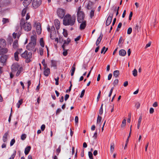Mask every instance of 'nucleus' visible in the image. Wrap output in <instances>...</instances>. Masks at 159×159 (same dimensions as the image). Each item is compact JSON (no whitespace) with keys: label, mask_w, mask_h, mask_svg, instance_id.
Here are the masks:
<instances>
[{"label":"nucleus","mask_w":159,"mask_h":159,"mask_svg":"<svg viewBox=\"0 0 159 159\" xmlns=\"http://www.w3.org/2000/svg\"><path fill=\"white\" fill-rule=\"evenodd\" d=\"M45 128V125L44 124L42 125L41 127V130L43 131Z\"/></svg>","instance_id":"nucleus-56"},{"label":"nucleus","mask_w":159,"mask_h":159,"mask_svg":"<svg viewBox=\"0 0 159 159\" xmlns=\"http://www.w3.org/2000/svg\"><path fill=\"white\" fill-rule=\"evenodd\" d=\"M15 142V140L14 139H12L10 142V145L11 146H12Z\"/></svg>","instance_id":"nucleus-47"},{"label":"nucleus","mask_w":159,"mask_h":159,"mask_svg":"<svg viewBox=\"0 0 159 159\" xmlns=\"http://www.w3.org/2000/svg\"><path fill=\"white\" fill-rule=\"evenodd\" d=\"M30 37L37 38L36 33L35 30L32 31L31 33L30 34Z\"/></svg>","instance_id":"nucleus-24"},{"label":"nucleus","mask_w":159,"mask_h":159,"mask_svg":"<svg viewBox=\"0 0 159 159\" xmlns=\"http://www.w3.org/2000/svg\"><path fill=\"white\" fill-rule=\"evenodd\" d=\"M133 75L134 76H136L137 75V71L135 69H134L132 71Z\"/></svg>","instance_id":"nucleus-34"},{"label":"nucleus","mask_w":159,"mask_h":159,"mask_svg":"<svg viewBox=\"0 0 159 159\" xmlns=\"http://www.w3.org/2000/svg\"><path fill=\"white\" fill-rule=\"evenodd\" d=\"M29 0H24L23 2V4L25 7H27L30 4Z\"/></svg>","instance_id":"nucleus-22"},{"label":"nucleus","mask_w":159,"mask_h":159,"mask_svg":"<svg viewBox=\"0 0 159 159\" xmlns=\"http://www.w3.org/2000/svg\"><path fill=\"white\" fill-rule=\"evenodd\" d=\"M94 15V10H92L90 13V18H92Z\"/></svg>","instance_id":"nucleus-43"},{"label":"nucleus","mask_w":159,"mask_h":159,"mask_svg":"<svg viewBox=\"0 0 159 159\" xmlns=\"http://www.w3.org/2000/svg\"><path fill=\"white\" fill-rule=\"evenodd\" d=\"M81 24L80 25V30H82L84 29L86 26V21L85 20H83V22H82Z\"/></svg>","instance_id":"nucleus-14"},{"label":"nucleus","mask_w":159,"mask_h":159,"mask_svg":"<svg viewBox=\"0 0 159 159\" xmlns=\"http://www.w3.org/2000/svg\"><path fill=\"white\" fill-rule=\"evenodd\" d=\"M126 120L125 119H124L122 121V124H121V127H124L126 125Z\"/></svg>","instance_id":"nucleus-44"},{"label":"nucleus","mask_w":159,"mask_h":159,"mask_svg":"<svg viewBox=\"0 0 159 159\" xmlns=\"http://www.w3.org/2000/svg\"><path fill=\"white\" fill-rule=\"evenodd\" d=\"M37 38L30 37V48L34 49L36 44Z\"/></svg>","instance_id":"nucleus-8"},{"label":"nucleus","mask_w":159,"mask_h":159,"mask_svg":"<svg viewBox=\"0 0 159 159\" xmlns=\"http://www.w3.org/2000/svg\"><path fill=\"white\" fill-rule=\"evenodd\" d=\"M40 46L42 47H44V43L43 38H41L40 39Z\"/></svg>","instance_id":"nucleus-28"},{"label":"nucleus","mask_w":159,"mask_h":159,"mask_svg":"<svg viewBox=\"0 0 159 159\" xmlns=\"http://www.w3.org/2000/svg\"><path fill=\"white\" fill-rule=\"evenodd\" d=\"M75 70V63H74L72 66L71 67V69L70 70L71 73V75L72 76L73 75Z\"/></svg>","instance_id":"nucleus-19"},{"label":"nucleus","mask_w":159,"mask_h":159,"mask_svg":"<svg viewBox=\"0 0 159 159\" xmlns=\"http://www.w3.org/2000/svg\"><path fill=\"white\" fill-rule=\"evenodd\" d=\"M22 70V67H20L17 63L13 64L11 66V71L12 72H15L17 71L16 74V76H18L19 75Z\"/></svg>","instance_id":"nucleus-2"},{"label":"nucleus","mask_w":159,"mask_h":159,"mask_svg":"<svg viewBox=\"0 0 159 159\" xmlns=\"http://www.w3.org/2000/svg\"><path fill=\"white\" fill-rule=\"evenodd\" d=\"M140 28L141 26L139 24L137 23L136 25H134V29L137 32H139V30L140 29Z\"/></svg>","instance_id":"nucleus-20"},{"label":"nucleus","mask_w":159,"mask_h":159,"mask_svg":"<svg viewBox=\"0 0 159 159\" xmlns=\"http://www.w3.org/2000/svg\"><path fill=\"white\" fill-rule=\"evenodd\" d=\"M61 145H59L58 148L56 150V153L57 155H58L61 151Z\"/></svg>","instance_id":"nucleus-26"},{"label":"nucleus","mask_w":159,"mask_h":159,"mask_svg":"<svg viewBox=\"0 0 159 159\" xmlns=\"http://www.w3.org/2000/svg\"><path fill=\"white\" fill-rule=\"evenodd\" d=\"M132 29L131 27L129 28L127 31V33L128 34H131L132 32Z\"/></svg>","instance_id":"nucleus-39"},{"label":"nucleus","mask_w":159,"mask_h":159,"mask_svg":"<svg viewBox=\"0 0 159 159\" xmlns=\"http://www.w3.org/2000/svg\"><path fill=\"white\" fill-rule=\"evenodd\" d=\"M157 106V102H155L152 105V106L154 107H156Z\"/></svg>","instance_id":"nucleus-64"},{"label":"nucleus","mask_w":159,"mask_h":159,"mask_svg":"<svg viewBox=\"0 0 159 159\" xmlns=\"http://www.w3.org/2000/svg\"><path fill=\"white\" fill-rule=\"evenodd\" d=\"M24 29L25 31H27L30 30V24L29 23L26 22L24 24Z\"/></svg>","instance_id":"nucleus-15"},{"label":"nucleus","mask_w":159,"mask_h":159,"mask_svg":"<svg viewBox=\"0 0 159 159\" xmlns=\"http://www.w3.org/2000/svg\"><path fill=\"white\" fill-rule=\"evenodd\" d=\"M26 137V135L25 134H22V135L21 136V139L22 140H24Z\"/></svg>","instance_id":"nucleus-49"},{"label":"nucleus","mask_w":159,"mask_h":159,"mask_svg":"<svg viewBox=\"0 0 159 159\" xmlns=\"http://www.w3.org/2000/svg\"><path fill=\"white\" fill-rule=\"evenodd\" d=\"M113 16V14H110L109 15L106 22V25L108 26L110 25Z\"/></svg>","instance_id":"nucleus-9"},{"label":"nucleus","mask_w":159,"mask_h":159,"mask_svg":"<svg viewBox=\"0 0 159 159\" xmlns=\"http://www.w3.org/2000/svg\"><path fill=\"white\" fill-rule=\"evenodd\" d=\"M65 13V11L63 9L59 8L57 9V14L61 19H62L64 18Z\"/></svg>","instance_id":"nucleus-5"},{"label":"nucleus","mask_w":159,"mask_h":159,"mask_svg":"<svg viewBox=\"0 0 159 159\" xmlns=\"http://www.w3.org/2000/svg\"><path fill=\"white\" fill-rule=\"evenodd\" d=\"M8 52V50L7 48H0V55L6 53Z\"/></svg>","instance_id":"nucleus-17"},{"label":"nucleus","mask_w":159,"mask_h":159,"mask_svg":"<svg viewBox=\"0 0 159 159\" xmlns=\"http://www.w3.org/2000/svg\"><path fill=\"white\" fill-rule=\"evenodd\" d=\"M61 111V109L59 108H58L56 111V114H59Z\"/></svg>","instance_id":"nucleus-58"},{"label":"nucleus","mask_w":159,"mask_h":159,"mask_svg":"<svg viewBox=\"0 0 159 159\" xmlns=\"http://www.w3.org/2000/svg\"><path fill=\"white\" fill-rule=\"evenodd\" d=\"M18 54L17 52H15L14 53V57L16 61H18L19 60V58L18 57Z\"/></svg>","instance_id":"nucleus-30"},{"label":"nucleus","mask_w":159,"mask_h":159,"mask_svg":"<svg viewBox=\"0 0 159 159\" xmlns=\"http://www.w3.org/2000/svg\"><path fill=\"white\" fill-rule=\"evenodd\" d=\"M54 23L55 27L57 30H59L60 28V23L59 21L57 19L54 20Z\"/></svg>","instance_id":"nucleus-12"},{"label":"nucleus","mask_w":159,"mask_h":159,"mask_svg":"<svg viewBox=\"0 0 159 159\" xmlns=\"http://www.w3.org/2000/svg\"><path fill=\"white\" fill-rule=\"evenodd\" d=\"M18 46V41L17 40H15L13 43V47L14 48H16Z\"/></svg>","instance_id":"nucleus-33"},{"label":"nucleus","mask_w":159,"mask_h":159,"mask_svg":"<svg viewBox=\"0 0 159 159\" xmlns=\"http://www.w3.org/2000/svg\"><path fill=\"white\" fill-rule=\"evenodd\" d=\"M26 11V8H24L22 12V16H25Z\"/></svg>","instance_id":"nucleus-41"},{"label":"nucleus","mask_w":159,"mask_h":159,"mask_svg":"<svg viewBox=\"0 0 159 159\" xmlns=\"http://www.w3.org/2000/svg\"><path fill=\"white\" fill-rule=\"evenodd\" d=\"M142 120V116H140L139 119L138 124H141Z\"/></svg>","instance_id":"nucleus-60"},{"label":"nucleus","mask_w":159,"mask_h":159,"mask_svg":"<svg viewBox=\"0 0 159 159\" xmlns=\"http://www.w3.org/2000/svg\"><path fill=\"white\" fill-rule=\"evenodd\" d=\"M69 97V95L68 94H66L65 97V100L66 101Z\"/></svg>","instance_id":"nucleus-62"},{"label":"nucleus","mask_w":159,"mask_h":159,"mask_svg":"<svg viewBox=\"0 0 159 159\" xmlns=\"http://www.w3.org/2000/svg\"><path fill=\"white\" fill-rule=\"evenodd\" d=\"M63 50H64V51L63 52V55L64 56H66L67 55V50L65 49V48H64V49H63Z\"/></svg>","instance_id":"nucleus-45"},{"label":"nucleus","mask_w":159,"mask_h":159,"mask_svg":"<svg viewBox=\"0 0 159 159\" xmlns=\"http://www.w3.org/2000/svg\"><path fill=\"white\" fill-rule=\"evenodd\" d=\"M81 38V36H78L75 39V41H77L79 40Z\"/></svg>","instance_id":"nucleus-63"},{"label":"nucleus","mask_w":159,"mask_h":159,"mask_svg":"<svg viewBox=\"0 0 159 159\" xmlns=\"http://www.w3.org/2000/svg\"><path fill=\"white\" fill-rule=\"evenodd\" d=\"M6 45L5 40L3 39H0V48L4 47Z\"/></svg>","instance_id":"nucleus-11"},{"label":"nucleus","mask_w":159,"mask_h":159,"mask_svg":"<svg viewBox=\"0 0 159 159\" xmlns=\"http://www.w3.org/2000/svg\"><path fill=\"white\" fill-rule=\"evenodd\" d=\"M85 90L84 89H83L81 91V94L80 96V97L81 98H82L83 97V96H84V93H85Z\"/></svg>","instance_id":"nucleus-48"},{"label":"nucleus","mask_w":159,"mask_h":159,"mask_svg":"<svg viewBox=\"0 0 159 159\" xmlns=\"http://www.w3.org/2000/svg\"><path fill=\"white\" fill-rule=\"evenodd\" d=\"M22 57L26 59L25 61L27 63H29L30 62V52H28L27 51H25L24 52L21 54Z\"/></svg>","instance_id":"nucleus-6"},{"label":"nucleus","mask_w":159,"mask_h":159,"mask_svg":"<svg viewBox=\"0 0 159 159\" xmlns=\"http://www.w3.org/2000/svg\"><path fill=\"white\" fill-rule=\"evenodd\" d=\"M122 40H123V38H122V37H120L119 39V42H118V44L119 45L121 44V43L122 41Z\"/></svg>","instance_id":"nucleus-57"},{"label":"nucleus","mask_w":159,"mask_h":159,"mask_svg":"<svg viewBox=\"0 0 159 159\" xmlns=\"http://www.w3.org/2000/svg\"><path fill=\"white\" fill-rule=\"evenodd\" d=\"M7 58V56L6 55H4L1 56L0 58V61L2 63H4L6 62Z\"/></svg>","instance_id":"nucleus-10"},{"label":"nucleus","mask_w":159,"mask_h":159,"mask_svg":"<svg viewBox=\"0 0 159 159\" xmlns=\"http://www.w3.org/2000/svg\"><path fill=\"white\" fill-rule=\"evenodd\" d=\"M44 70L43 72V74L46 76H48L50 73V70L47 67L45 69H44Z\"/></svg>","instance_id":"nucleus-16"},{"label":"nucleus","mask_w":159,"mask_h":159,"mask_svg":"<svg viewBox=\"0 0 159 159\" xmlns=\"http://www.w3.org/2000/svg\"><path fill=\"white\" fill-rule=\"evenodd\" d=\"M76 16L75 15L72 16L69 14H67L63 19V24L65 26H73L75 22Z\"/></svg>","instance_id":"nucleus-1"},{"label":"nucleus","mask_w":159,"mask_h":159,"mask_svg":"<svg viewBox=\"0 0 159 159\" xmlns=\"http://www.w3.org/2000/svg\"><path fill=\"white\" fill-rule=\"evenodd\" d=\"M42 0H34L32 3V7L34 8H37L41 4Z\"/></svg>","instance_id":"nucleus-7"},{"label":"nucleus","mask_w":159,"mask_h":159,"mask_svg":"<svg viewBox=\"0 0 159 159\" xmlns=\"http://www.w3.org/2000/svg\"><path fill=\"white\" fill-rule=\"evenodd\" d=\"M16 152L15 151V152L12 155L11 157L9 159H13L14 157H15Z\"/></svg>","instance_id":"nucleus-59"},{"label":"nucleus","mask_w":159,"mask_h":159,"mask_svg":"<svg viewBox=\"0 0 159 159\" xmlns=\"http://www.w3.org/2000/svg\"><path fill=\"white\" fill-rule=\"evenodd\" d=\"M154 110L153 108L152 107L150 108L149 111V112L150 114H152L153 113Z\"/></svg>","instance_id":"nucleus-61"},{"label":"nucleus","mask_w":159,"mask_h":159,"mask_svg":"<svg viewBox=\"0 0 159 159\" xmlns=\"http://www.w3.org/2000/svg\"><path fill=\"white\" fill-rule=\"evenodd\" d=\"M115 145L114 143H111V144L110 151L112 153H113L114 150Z\"/></svg>","instance_id":"nucleus-29"},{"label":"nucleus","mask_w":159,"mask_h":159,"mask_svg":"<svg viewBox=\"0 0 159 159\" xmlns=\"http://www.w3.org/2000/svg\"><path fill=\"white\" fill-rule=\"evenodd\" d=\"M42 63L44 66V69L46 68L47 67V64H45V60L44 59H43Z\"/></svg>","instance_id":"nucleus-37"},{"label":"nucleus","mask_w":159,"mask_h":159,"mask_svg":"<svg viewBox=\"0 0 159 159\" xmlns=\"http://www.w3.org/2000/svg\"><path fill=\"white\" fill-rule=\"evenodd\" d=\"M102 118L101 116H100L99 115H98L97 120V123H100L101 121L102 120Z\"/></svg>","instance_id":"nucleus-31"},{"label":"nucleus","mask_w":159,"mask_h":159,"mask_svg":"<svg viewBox=\"0 0 159 159\" xmlns=\"http://www.w3.org/2000/svg\"><path fill=\"white\" fill-rule=\"evenodd\" d=\"M113 89H114V88L113 87H112L111 90H110V93H109V94L108 95V97H110L111 95V94H112V93L113 92Z\"/></svg>","instance_id":"nucleus-50"},{"label":"nucleus","mask_w":159,"mask_h":159,"mask_svg":"<svg viewBox=\"0 0 159 159\" xmlns=\"http://www.w3.org/2000/svg\"><path fill=\"white\" fill-rule=\"evenodd\" d=\"M52 66L56 67L57 65L56 62L54 60H52Z\"/></svg>","instance_id":"nucleus-35"},{"label":"nucleus","mask_w":159,"mask_h":159,"mask_svg":"<svg viewBox=\"0 0 159 159\" xmlns=\"http://www.w3.org/2000/svg\"><path fill=\"white\" fill-rule=\"evenodd\" d=\"M103 104L102 103L101 107L99 110V113L100 115H101L103 113Z\"/></svg>","instance_id":"nucleus-32"},{"label":"nucleus","mask_w":159,"mask_h":159,"mask_svg":"<svg viewBox=\"0 0 159 159\" xmlns=\"http://www.w3.org/2000/svg\"><path fill=\"white\" fill-rule=\"evenodd\" d=\"M97 130H96V132L94 133V135L93 136V138L94 139H96L97 138Z\"/></svg>","instance_id":"nucleus-53"},{"label":"nucleus","mask_w":159,"mask_h":159,"mask_svg":"<svg viewBox=\"0 0 159 159\" xmlns=\"http://www.w3.org/2000/svg\"><path fill=\"white\" fill-rule=\"evenodd\" d=\"M33 25V27L36 29L37 34H40L42 32L41 25L40 23L39 22L34 21Z\"/></svg>","instance_id":"nucleus-4"},{"label":"nucleus","mask_w":159,"mask_h":159,"mask_svg":"<svg viewBox=\"0 0 159 159\" xmlns=\"http://www.w3.org/2000/svg\"><path fill=\"white\" fill-rule=\"evenodd\" d=\"M102 37V34L101 32L100 34L99 37L96 43V46H98L101 42Z\"/></svg>","instance_id":"nucleus-13"},{"label":"nucleus","mask_w":159,"mask_h":159,"mask_svg":"<svg viewBox=\"0 0 159 159\" xmlns=\"http://www.w3.org/2000/svg\"><path fill=\"white\" fill-rule=\"evenodd\" d=\"M133 15V13L132 11H131L130 13L129 17V20H130L131 19V17Z\"/></svg>","instance_id":"nucleus-54"},{"label":"nucleus","mask_w":159,"mask_h":159,"mask_svg":"<svg viewBox=\"0 0 159 159\" xmlns=\"http://www.w3.org/2000/svg\"><path fill=\"white\" fill-rule=\"evenodd\" d=\"M118 79H116L114 81L113 85L114 86L117 85L118 83Z\"/></svg>","instance_id":"nucleus-51"},{"label":"nucleus","mask_w":159,"mask_h":159,"mask_svg":"<svg viewBox=\"0 0 159 159\" xmlns=\"http://www.w3.org/2000/svg\"><path fill=\"white\" fill-rule=\"evenodd\" d=\"M88 155L90 159H93V154L91 152H89Z\"/></svg>","instance_id":"nucleus-36"},{"label":"nucleus","mask_w":159,"mask_h":159,"mask_svg":"<svg viewBox=\"0 0 159 159\" xmlns=\"http://www.w3.org/2000/svg\"><path fill=\"white\" fill-rule=\"evenodd\" d=\"M77 20L79 23H81L83 22L85 17V14L81 9V7H79L77 10Z\"/></svg>","instance_id":"nucleus-3"},{"label":"nucleus","mask_w":159,"mask_h":159,"mask_svg":"<svg viewBox=\"0 0 159 159\" xmlns=\"http://www.w3.org/2000/svg\"><path fill=\"white\" fill-rule=\"evenodd\" d=\"M119 75V71L118 70H116L114 71L113 76L116 78L118 77Z\"/></svg>","instance_id":"nucleus-23"},{"label":"nucleus","mask_w":159,"mask_h":159,"mask_svg":"<svg viewBox=\"0 0 159 159\" xmlns=\"http://www.w3.org/2000/svg\"><path fill=\"white\" fill-rule=\"evenodd\" d=\"M8 132L7 131L5 133L3 136L2 140L3 142H6L7 140V136L8 135Z\"/></svg>","instance_id":"nucleus-18"},{"label":"nucleus","mask_w":159,"mask_h":159,"mask_svg":"<svg viewBox=\"0 0 159 159\" xmlns=\"http://www.w3.org/2000/svg\"><path fill=\"white\" fill-rule=\"evenodd\" d=\"M67 41L66 40H65L64 41V44H63L62 46V47L63 48V49H64V48H65V46L66 45H67Z\"/></svg>","instance_id":"nucleus-40"},{"label":"nucleus","mask_w":159,"mask_h":159,"mask_svg":"<svg viewBox=\"0 0 159 159\" xmlns=\"http://www.w3.org/2000/svg\"><path fill=\"white\" fill-rule=\"evenodd\" d=\"M126 52L123 49H121L120 50L119 52V54L120 56H124L126 54Z\"/></svg>","instance_id":"nucleus-21"},{"label":"nucleus","mask_w":159,"mask_h":159,"mask_svg":"<svg viewBox=\"0 0 159 159\" xmlns=\"http://www.w3.org/2000/svg\"><path fill=\"white\" fill-rule=\"evenodd\" d=\"M59 78L58 77L57 78H55V80L56 81L55 84L57 85L59 84Z\"/></svg>","instance_id":"nucleus-46"},{"label":"nucleus","mask_w":159,"mask_h":159,"mask_svg":"<svg viewBox=\"0 0 159 159\" xmlns=\"http://www.w3.org/2000/svg\"><path fill=\"white\" fill-rule=\"evenodd\" d=\"M140 106V104L139 102H137L135 104V106L137 109L139 108Z\"/></svg>","instance_id":"nucleus-55"},{"label":"nucleus","mask_w":159,"mask_h":159,"mask_svg":"<svg viewBox=\"0 0 159 159\" xmlns=\"http://www.w3.org/2000/svg\"><path fill=\"white\" fill-rule=\"evenodd\" d=\"M30 151V146L27 147L25 150V153L26 155H27Z\"/></svg>","instance_id":"nucleus-25"},{"label":"nucleus","mask_w":159,"mask_h":159,"mask_svg":"<svg viewBox=\"0 0 159 159\" xmlns=\"http://www.w3.org/2000/svg\"><path fill=\"white\" fill-rule=\"evenodd\" d=\"M39 54L40 55L42 56L43 53V49L42 48H40L39 49Z\"/></svg>","instance_id":"nucleus-42"},{"label":"nucleus","mask_w":159,"mask_h":159,"mask_svg":"<svg viewBox=\"0 0 159 159\" xmlns=\"http://www.w3.org/2000/svg\"><path fill=\"white\" fill-rule=\"evenodd\" d=\"M101 91H100L99 92V93H98V97H97V102H98L100 98V96H101Z\"/></svg>","instance_id":"nucleus-52"},{"label":"nucleus","mask_w":159,"mask_h":159,"mask_svg":"<svg viewBox=\"0 0 159 159\" xmlns=\"http://www.w3.org/2000/svg\"><path fill=\"white\" fill-rule=\"evenodd\" d=\"M23 102V100L21 99L16 104V105L18 108H19L20 107V105L22 104Z\"/></svg>","instance_id":"nucleus-27"},{"label":"nucleus","mask_w":159,"mask_h":159,"mask_svg":"<svg viewBox=\"0 0 159 159\" xmlns=\"http://www.w3.org/2000/svg\"><path fill=\"white\" fill-rule=\"evenodd\" d=\"M2 21L3 24L9 22V20L8 19L3 18Z\"/></svg>","instance_id":"nucleus-38"}]
</instances>
